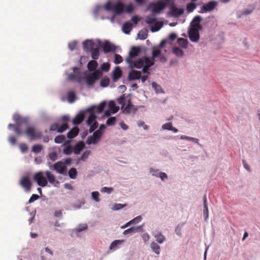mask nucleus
I'll return each mask as SVG.
<instances>
[{"label": "nucleus", "mask_w": 260, "mask_h": 260, "mask_svg": "<svg viewBox=\"0 0 260 260\" xmlns=\"http://www.w3.org/2000/svg\"><path fill=\"white\" fill-rule=\"evenodd\" d=\"M113 6L110 1H108L106 4L105 5L104 8L105 9L108 11H113Z\"/></svg>", "instance_id": "51"}, {"label": "nucleus", "mask_w": 260, "mask_h": 260, "mask_svg": "<svg viewBox=\"0 0 260 260\" xmlns=\"http://www.w3.org/2000/svg\"><path fill=\"white\" fill-rule=\"evenodd\" d=\"M122 75V71L119 67H115V69L113 72V79L114 81H116L119 79Z\"/></svg>", "instance_id": "25"}, {"label": "nucleus", "mask_w": 260, "mask_h": 260, "mask_svg": "<svg viewBox=\"0 0 260 260\" xmlns=\"http://www.w3.org/2000/svg\"><path fill=\"white\" fill-rule=\"evenodd\" d=\"M125 61L129 64V67L133 68H136L137 69H140L144 66V58H141L136 61H133L130 58H126Z\"/></svg>", "instance_id": "8"}, {"label": "nucleus", "mask_w": 260, "mask_h": 260, "mask_svg": "<svg viewBox=\"0 0 260 260\" xmlns=\"http://www.w3.org/2000/svg\"><path fill=\"white\" fill-rule=\"evenodd\" d=\"M87 229V225L86 224H80L76 229L77 233H79L83 231L86 230Z\"/></svg>", "instance_id": "56"}, {"label": "nucleus", "mask_w": 260, "mask_h": 260, "mask_svg": "<svg viewBox=\"0 0 260 260\" xmlns=\"http://www.w3.org/2000/svg\"><path fill=\"white\" fill-rule=\"evenodd\" d=\"M141 72L136 70H132L129 72L128 79L129 81L139 79L141 78Z\"/></svg>", "instance_id": "20"}, {"label": "nucleus", "mask_w": 260, "mask_h": 260, "mask_svg": "<svg viewBox=\"0 0 260 260\" xmlns=\"http://www.w3.org/2000/svg\"><path fill=\"white\" fill-rule=\"evenodd\" d=\"M173 53L177 56L181 57L183 55V51L178 47H175L173 49Z\"/></svg>", "instance_id": "46"}, {"label": "nucleus", "mask_w": 260, "mask_h": 260, "mask_svg": "<svg viewBox=\"0 0 260 260\" xmlns=\"http://www.w3.org/2000/svg\"><path fill=\"white\" fill-rule=\"evenodd\" d=\"M77 172L75 168H71L69 171V177L71 179H75L77 177Z\"/></svg>", "instance_id": "43"}, {"label": "nucleus", "mask_w": 260, "mask_h": 260, "mask_svg": "<svg viewBox=\"0 0 260 260\" xmlns=\"http://www.w3.org/2000/svg\"><path fill=\"white\" fill-rule=\"evenodd\" d=\"M68 128V124L67 123L65 122L63 123L61 125L59 126V125L57 123H55L52 124L51 126L50 130L51 131H57L59 133H62L65 131Z\"/></svg>", "instance_id": "15"}, {"label": "nucleus", "mask_w": 260, "mask_h": 260, "mask_svg": "<svg viewBox=\"0 0 260 260\" xmlns=\"http://www.w3.org/2000/svg\"><path fill=\"white\" fill-rule=\"evenodd\" d=\"M156 19L155 18H152L150 16H147L146 17L145 22L148 24H155V27H152L151 28V31H156L158 30L162 26V23L160 22L156 21Z\"/></svg>", "instance_id": "9"}, {"label": "nucleus", "mask_w": 260, "mask_h": 260, "mask_svg": "<svg viewBox=\"0 0 260 260\" xmlns=\"http://www.w3.org/2000/svg\"><path fill=\"white\" fill-rule=\"evenodd\" d=\"M98 123L96 121H94L93 123H91L90 125V127L89 129V131L90 133L94 131L98 127Z\"/></svg>", "instance_id": "58"}, {"label": "nucleus", "mask_w": 260, "mask_h": 260, "mask_svg": "<svg viewBox=\"0 0 260 260\" xmlns=\"http://www.w3.org/2000/svg\"><path fill=\"white\" fill-rule=\"evenodd\" d=\"M65 139H65L64 136H63L62 135H60V136H56L55 138L54 141L56 143H62L64 142V141H65Z\"/></svg>", "instance_id": "52"}, {"label": "nucleus", "mask_w": 260, "mask_h": 260, "mask_svg": "<svg viewBox=\"0 0 260 260\" xmlns=\"http://www.w3.org/2000/svg\"><path fill=\"white\" fill-rule=\"evenodd\" d=\"M83 46L85 51L89 52L94 49L95 43L92 40H87L83 42Z\"/></svg>", "instance_id": "18"}, {"label": "nucleus", "mask_w": 260, "mask_h": 260, "mask_svg": "<svg viewBox=\"0 0 260 260\" xmlns=\"http://www.w3.org/2000/svg\"><path fill=\"white\" fill-rule=\"evenodd\" d=\"M79 132V128L77 127H74L68 133L67 137L69 139H73L78 135Z\"/></svg>", "instance_id": "26"}, {"label": "nucleus", "mask_w": 260, "mask_h": 260, "mask_svg": "<svg viewBox=\"0 0 260 260\" xmlns=\"http://www.w3.org/2000/svg\"><path fill=\"white\" fill-rule=\"evenodd\" d=\"M132 27V24L129 22H125L123 25V30L124 33L128 34L131 30Z\"/></svg>", "instance_id": "36"}, {"label": "nucleus", "mask_w": 260, "mask_h": 260, "mask_svg": "<svg viewBox=\"0 0 260 260\" xmlns=\"http://www.w3.org/2000/svg\"><path fill=\"white\" fill-rule=\"evenodd\" d=\"M194 2L190 3L187 5L186 9L188 12H192L196 8L197 5Z\"/></svg>", "instance_id": "48"}, {"label": "nucleus", "mask_w": 260, "mask_h": 260, "mask_svg": "<svg viewBox=\"0 0 260 260\" xmlns=\"http://www.w3.org/2000/svg\"><path fill=\"white\" fill-rule=\"evenodd\" d=\"M152 86L154 89V90L156 91V92L161 93L162 92V88L161 86L159 85H158L156 83L153 82L152 83Z\"/></svg>", "instance_id": "45"}, {"label": "nucleus", "mask_w": 260, "mask_h": 260, "mask_svg": "<svg viewBox=\"0 0 260 260\" xmlns=\"http://www.w3.org/2000/svg\"><path fill=\"white\" fill-rule=\"evenodd\" d=\"M116 121L115 117H111L109 118L106 122V124L108 125H113L115 124Z\"/></svg>", "instance_id": "53"}, {"label": "nucleus", "mask_w": 260, "mask_h": 260, "mask_svg": "<svg viewBox=\"0 0 260 260\" xmlns=\"http://www.w3.org/2000/svg\"><path fill=\"white\" fill-rule=\"evenodd\" d=\"M124 242V240H115L111 243L110 249L111 250L112 249H115L116 248H117L118 246L121 243H122Z\"/></svg>", "instance_id": "39"}, {"label": "nucleus", "mask_w": 260, "mask_h": 260, "mask_svg": "<svg viewBox=\"0 0 260 260\" xmlns=\"http://www.w3.org/2000/svg\"><path fill=\"white\" fill-rule=\"evenodd\" d=\"M202 21V18L200 16H196L194 17L192 22L191 27L192 28H197L199 29H201L202 26L200 24V22Z\"/></svg>", "instance_id": "22"}, {"label": "nucleus", "mask_w": 260, "mask_h": 260, "mask_svg": "<svg viewBox=\"0 0 260 260\" xmlns=\"http://www.w3.org/2000/svg\"><path fill=\"white\" fill-rule=\"evenodd\" d=\"M172 124L171 122L166 123L162 125V128L164 129L170 131L172 129Z\"/></svg>", "instance_id": "61"}, {"label": "nucleus", "mask_w": 260, "mask_h": 260, "mask_svg": "<svg viewBox=\"0 0 260 260\" xmlns=\"http://www.w3.org/2000/svg\"><path fill=\"white\" fill-rule=\"evenodd\" d=\"M110 68V64L108 62L104 63L101 65V69L102 71L108 72Z\"/></svg>", "instance_id": "55"}, {"label": "nucleus", "mask_w": 260, "mask_h": 260, "mask_svg": "<svg viewBox=\"0 0 260 260\" xmlns=\"http://www.w3.org/2000/svg\"><path fill=\"white\" fill-rule=\"evenodd\" d=\"M148 36V31L146 29H143L139 31L138 34V37L141 40L146 39Z\"/></svg>", "instance_id": "33"}, {"label": "nucleus", "mask_w": 260, "mask_h": 260, "mask_svg": "<svg viewBox=\"0 0 260 260\" xmlns=\"http://www.w3.org/2000/svg\"><path fill=\"white\" fill-rule=\"evenodd\" d=\"M50 169L52 170L56 171L57 173L60 174H64L67 172V167L65 164L62 161H59L53 165L50 166Z\"/></svg>", "instance_id": "4"}, {"label": "nucleus", "mask_w": 260, "mask_h": 260, "mask_svg": "<svg viewBox=\"0 0 260 260\" xmlns=\"http://www.w3.org/2000/svg\"><path fill=\"white\" fill-rule=\"evenodd\" d=\"M19 184L23 188H24L25 191H29L30 190L32 184L28 177L25 176L22 177L20 181Z\"/></svg>", "instance_id": "11"}, {"label": "nucleus", "mask_w": 260, "mask_h": 260, "mask_svg": "<svg viewBox=\"0 0 260 260\" xmlns=\"http://www.w3.org/2000/svg\"><path fill=\"white\" fill-rule=\"evenodd\" d=\"M125 96L124 95L120 96L117 100L118 103L122 106L121 109H123L125 106Z\"/></svg>", "instance_id": "47"}, {"label": "nucleus", "mask_w": 260, "mask_h": 260, "mask_svg": "<svg viewBox=\"0 0 260 260\" xmlns=\"http://www.w3.org/2000/svg\"><path fill=\"white\" fill-rule=\"evenodd\" d=\"M90 154V151H85L82 155L81 157V159L82 160H86L87 157H88V156Z\"/></svg>", "instance_id": "64"}, {"label": "nucleus", "mask_w": 260, "mask_h": 260, "mask_svg": "<svg viewBox=\"0 0 260 260\" xmlns=\"http://www.w3.org/2000/svg\"><path fill=\"white\" fill-rule=\"evenodd\" d=\"M144 66H146L148 67H150L153 66L154 63V59L152 57L151 58L149 57H144Z\"/></svg>", "instance_id": "35"}, {"label": "nucleus", "mask_w": 260, "mask_h": 260, "mask_svg": "<svg viewBox=\"0 0 260 260\" xmlns=\"http://www.w3.org/2000/svg\"><path fill=\"white\" fill-rule=\"evenodd\" d=\"M140 52V48L138 47H133L130 51L129 52V55L126 58H130V59H132V58L138 56L139 53Z\"/></svg>", "instance_id": "24"}, {"label": "nucleus", "mask_w": 260, "mask_h": 260, "mask_svg": "<svg viewBox=\"0 0 260 260\" xmlns=\"http://www.w3.org/2000/svg\"><path fill=\"white\" fill-rule=\"evenodd\" d=\"M23 134L28 136L30 140L40 139L42 136V133L37 131L33 126L27 127L25 132L23 131L22 134Z\"/></svg>", "instance_id": "3"}, {"label": "nucleus", "mask_w": 260, "mask_h": 260, "mask_svg": "<svg viewBox=\"0 0 260 260\" xmlns=\"http://www.w3.org/2000/svg\"><path fill=\"white\" fill-rule=\"evenodd\" d=\"M98 66V62L95 60H90L87 64V68L90 71L95 70Z\"/></svg>", "instance_id": "34"}, {"label": "nucleus", "mask_w": 260, "mask_h": 260, "mask_svg": "<svg viewBox=\"0 0 260 260\" xmlns=\"http://www.w3.org/2000/svg\"><path fill=\"white\" fill-rule=\"evenodd\" d=\"M73 73L69 74L68 76V80L80 83L82 80V77L79 69L76 67H74L73 68Z\"/></svg>", "instance_id": "7"}, {"label": "nucleus", "mask_w": 260, "mask_h": 260, "mask_svg": "<svg viewBox=\"0 0 260 260\" xmlns=\"http://www.w3.org/2000/svg\"><path fill=\"white\" fill-rule=\"evenodd\" d=\"M180 139H181V140H188V141H192V142H194L196 144H199V140L198 139L194 138L193 137H188V136H184V135H182L180 137Z\"/></svg>", "instance_id": "40"}, {"label": "nucleus", "mask_w": 260, "mask_h": 260, "mask_svg": "<svg viewBox=\"0 0 260 260\" xmlns=\"http://www.w3.org/2000/svg\"><path fill=\"white\" fill-rule=\"evenodd\" d=\"M39 198V196L36 194H33L28 200L29 203H31L38 200Z\"/></svg>", "instance_id": "63"}, {"label": "nucleus", "mask_w": 260, "mask_h": 260, "mask_svg": "<svg viewBox=\"0 0 260 260\" xmlns=\"http://www.w3.org/2000/svg\"><path fill=\"white\" fill-rule=\"evenodd\" d=\"M150 247L154 252H155L157 254H159L160 253V247L158 244L156 243L153 242L150 244Z\"/></svg>", "instance_id": "32"}, {"label": "nucleus", "mask_w": 260, "mask_h": 260, "mask_svg": "<svg viewBox=\"0 0 260 260\" xmlns=\"http://www.w3.org/2000/svg\"><path fill=\"white\" fill-rule=\"evenodd\" d=\"M77 45V42L76 41H74L69 43L68 47L70 50L73 51L76 48Z\"/></svg>", "instance_id": "57"}, {"label": "nucleus", "mask_w": 260, "mask_h": 260, "mask_svg": "<svg viewBox=\"0 0 260 260\" xmlns=\"http://www.w3.org/2000/svg\"><path fill=\"white\" fill-rule=\"evenodd\" d=\"M84 146V144L82 142L77 143L74 147H73V152L76 154L80 153L83 149Z\"/></svg>", "instance_id": "28"}, {"label": "nucleus", "mask_w": 260, "mask_h": 260, "mask_svg": "<svg viewBox=\"0 0 260 260\" xmlns=\"http://www.w3.org/2000/svg\"><path fill=\"white\" fill-rule=\"evenodd\" d=\"M109 109L112 112V113H115L118 111L119 108L118 106H116L115 102L113 101H110L109 103Z\"/></svg>", "instance_id": "29"}, {"label": "nucleus", "mask_w": 260, "mask_h": 260, "mask_svg": "<svg viewBox=\"0 0 260 260\" xmlns=\"http://www.w3.org/2000/svg\"><path fill=\"white\" fill-rule=\"evenodd\" d=\"M137 108H135V106L133 105L132 102L130 100L128 101L127 104L125 107H124L123 110V112L125 114H129L131 112H133L134 113L136 112L137 110Z\"/></svg>", "instance_id": "19"}, {"label": "nucleus", "mask_w": 260, "mask_h": 260, "mask_svg": "<svg viewBox=\"0 0 260 260\" xmlns=\"http://www.w3.org/2000/svg\"><path fill=\"white\" fill-rule=\"evenodd\" d=\"M43 149V146L41 145H35L32 147V151L36 153H39Z\"/></svg>", "instance_id": "44"}, {"label": "nucleus", "mask_w": 260, "mask_h": 260, "mask_svg": "<svg viewBox=\"0 0 260 260\" xmlns=\"http://www.w3.org/2000/svg\"><path fill=\"white\" fill-rule=\"evenodd\" d=\"M91 57L95 60L98 59L99 57V48H94L91 51Z\"/></svg>", "instance_id": "42"}, {"label": "nucleus", "mask_w": 260, "mask_h": 260, "mask_svg": "<svg viewBox=\"0 0 260 260\" xmlns=\"http://www.w3.org/2000/svg\"><path fill=\"white\" fill-rule=\"evenodd\" d=\"M154 237L156 241L160 244L163 243L166 239L165 237L161 233H158L155 235Z\"/></svg>", "instance_id": "38"}, {"label": "nucleus", "mask_w": 260, "mask_h": 260, "mask_svg": "<svg viewBox=\"0 0 260 260\" xmlns=\"http://www.w3.org/2000/svg\"><path fill=\"white\" fill-rule=\"evenodd\" d=\"M171 7V13L172 15L175 17H178L181 15L183 13L182 9H179L175 7L174 2L172 0V3L169 5Z\"/></svg>", "instance_id": "17"}, {"label": "nucleus", "mask_w": 260, "mask_h": 260, "mask_svg": "<svg viewBox=\"0 0 260 260\" xmlns=\"http://www.w3.org/2000/svg\"><path fill=\"white\" fill-rule=\"evenodd\" d=\"M103 48L104 52L106 53L111 51H114L116 49L115 46L112 45L109 42H106L103 44Z\"/></svg>", "instance_id": "23"}, {"label": "nucleus", "mask_w": 260, "mask_h": 260, "mask_svg": "<svg viewBox=\"0 0 260 260\" xmlns=\"http://www.w3.org/2000/svg\"><path fill=\"white\" fill-rule=\"evenodd\" d=\"M110 80L109 79H103L101 81V86L102 87H106L109 84Z\"/></svg>", "instance_id": "59"}, {"label": "nucleus", "mask_w": 260, "mask_h": 260, "mask_svg": "<svg viewBox=\"0 0 260 260\" xmlns=\"http://www.w3.org/2000/svg\"><path fill=\"white\" fill-rule=\"evenodd\" d=\"M124 10V5L121 2H118L113 6L114 12L116 14L122 13Z\"/></svg>", "instance_id": "21"}, {"label": "nucleus", "mask_w": 260, "mask_h": 260, "mask_svg": "<svg viewBox=\"0 0 260 260\" xmlns=\"http://www.w3.org/2000/svg\"><path fill=\"white\" fill-rule=\"evenodd\" d=\"M34 179L36 181L38 184L42 187L47 186L48 184L47 180L44 176L43 172H39L36 173L34 177Z\"/></svg>", "instance_id": "5"}, {"label": "nucleus", "mask_w": 260, "mask_h": 260, "mask_svg": "<svg viewBox=\"0 0 260 260\" xmlns=\"http://www.w3.org/2000/svg\"><path fill=\"white\" fill-rule=\"evenodd\" d=\"M106 104V102L105 101H103L101 102L98 106H94L95 107L94 108V113H95V112L98 113H102L103 111Z\"/></svg>", "instance_id": "30"}, {"label": "nucleus", "mask_w": 260, "mask_h": 260, "mask_svg": "<svg viewBox=\"0 0 260 260\" xmlns=\"http://www.w3.org/2000/svg\"><path fill=\"white\" fill-rule=\"evenodd\" d=\"M217 3L215 1H211L208 4L203 5L201 9L200 12H206L213 10L217 6Z\"/></svg>", "instance_id": "14"}, {"label": "nucleus", "mask_w": 260, "mask_h": 260, "mask_svg": "<svg viewBox=\"0 0 260 260\" xmlns=\"http://www.w3.org/2000/svg\"><path fill=\"white\" fill-rule=\"evenodd\" d=\"M84 119V115L80 113L77 115L73 119V123L74 124H79L81 123Z\"/></svg>", "instance_id": "27"}, {"label": "nucleus", "mask_w": 260, "mask_h": 260, "mask_svg": "<svg viewBox=\"0 0 260 260\" xmlns=\"http://www.w3.org/2000/svg\"><path fill=\"white\" fill-rule=\"evenodd\" d=\"M114 63L115 64H119L121 62H122L123 61V58L122 57H121V55H120L119 54H115L114 55Z\"/></svg>", "instance_id": "50"}, {"label": "nucleus", "mask_w": 260, "mask_h": 260, "mask_svg": "<svg viewBox=\"0 0 260 260\" xmlns=\"http://www.w3.org/2000/svg\"><path fill=\"white\" fill-rule=\"evenodd\" d=\"M203 213L204 215L205 216V219L206 220L209 215V212H208V209L207 206V198L206 195L204 197V210H203Z\"/></svg>", "instance_id": "31"}, {"label": "nucleus", "mask_w": 260, "mask_h": 260, "mask_svg": "<svg viewBox=\"0 0 260 260\" xmlns=\"http://www.w3.org/2000/svg\"><path fill=\"white\" fill-rule=\"evenodd\" d=\"M73 152V147L71 146H68L63 149V153L67 155H70Z\"/></svg>", "instance_id": "54"}, {"label": "nucleus", "mask_w": 260, "mask_h": 260, "mask_svg": "<svg viewBox=\"0 0 260 260\" xmlns=\"http://www.w3.org/2000/svg\"><path fill=\"white\" fill-rule=\"evenodd\" d=\"M13 118L16 124H9L8 125V128H10L11 127H13L16 134L18 136L22 135L23 131L20 129V126L23 123L26 122V119L21 118L19 115L17 114L13 115Z\"/></svg>", "instance_id": "2"}, {"label": "nucleus", "mask_w": 260, "mask_h": 260, "mask_svg": "<svg viewBox=\"0 0 260 260\" xmlns=\"http://www.w3.org/2000/svg\"><path fill=\"white\" fill-rule=\"evenodd\" d=\"M45 174L50 184L53 185L55 186H56L58 184H59V181L56 180L55 176L50 171H47L45 172Z\"/></svg>", "instance_id": "16"}, {"label": "nucleus", "mask_w": 260, "mask_h": 260, "mask_svg": "<svg viewBox=\"0 0 260 260\" xmlns=\"http://www.w3.org/2000/svg\"><path fill=\"white\" fill-rule=\"evenodd\" d=\"M160 54H161V51H160V49L157 48H155V47L153 48L152 57L153 59H155V58H156L157 57H158L159 56H160Z\"/></svg>", "instance_id": "41"}, {"label": "nucleus", "mask_w": 260, "mask_h": 260, "mask_svg": "<svg viewBox=\"0 0 260 260\" xmlns=\"http://www.w3.org/2000/svg\"><path fill=\"white\" fill-rule=\"evenodd\" d=\"M102 75V73L96 70L93 73L90 74L86 78V83L88 85H93L96 80H98Z\"/></svg>", "instance_id": "6"}, {"label": "nucleus", "mask_w": 260, "mask_h": 260, "mask_svg": "<svg viewBox=\"0 0 260 260\" xmlns=\"http://www.w3.org/2000/svg\"><path fill=\"white\" fill-rule=\"evenodd\" d=\"M177 42L179 46L183 48H186L187 47L188 42L187 41L183 38H179L177 40Z\"/></svg>", "instance_id": "37"}, {"label": "nucleus", "mask_w": 260, "mask_h": 260, "mask_svg": "<svg viewBox=\"0 0 260 260\" xmlns=\"http://www.w3.org/2000/svg\"><path fill=\"white\" fill-rule=\"evenodd\" d=\"M68 100L70 103L74 102L76 98L75 93L74 91H70L68 94Z\"/></svg>", "instance_id": "49"}, {"label": "nucleus", "mask_w": 260, "mask_h": 260, "mask_svg": "<svg viewBox=\"0 0 260 260\" xmlns=\"http://www.w3.org/2000/svg\"><path fill=\"white\" fill-rule=\"evenodd\" d=\"M113 190V188L112 187H104L102 188L101 192L110 193Z\"/></svg>", "instance_id": "62"}, {"label": "nucleus", "mask_w": 260, "mask_h": 260, "mask_svg": "<svg viewBox=\"0 0 260 260\" xmlns=\"http://www.w3.org/2000/svg\"><path fill=\"white\" fill-rule=\"evenodd\" d=\"M92 198L93 200H94L96 202H99L100 199L99 197L100 196V193L98 191H93L91 193Z\"/></svg>", "instance_id": "60"}, {"label": "nucleus", "mask_w": 260, "mask_h": 260, "mask_svg": "<svg viewBox=\"0 0 260 260\" xmlns=\"http://www.w3.org/2000/svg\"><path fill=\"white\" fill-rule=\"evenodd\" d=\"M171 3L172 0H159L156 3H150L149 7L152 9L153 14L159 13Z\"/></svg>", "instance_id": "1"}, {"label": "nucleus", "mask_w": 260, "mask_h": 260, "mask_svg": "<svg viewBox=\"0 0 260 260\" xmlns=\"http://www.w3.org/2000/svg\"><path fill=\"white\" fill-rule=\"evenodd\" d=\"M188 36L191 41L193 42H198L200 38L199 29L191 27L189 31Z\"/></svg>", "instance_id": "12"}, {"label": "nucleus", "mask_w": 260, "mask_h": 260, "mask_svg": "<svg viewBox=\"0 0 260 260\" xmlns=\"http://www.w3.org/2000/svg\"><path fill=\"white\" fill-rule=\"evenodd\" d=\"M95 106H92L87 109V112L89 113V116L87 120V124L90 125L95 121L96 116L94 113Z\"/></svg>", "instance_id": "13"}, {"label": "nucleus", "mask_w": 260, "mask_h": 260, "mask_svg": "<svg viewBox=\"0 0 260 260\" xmlns=\"http://www.w3.org/2000/svg\"><path fill=\"white\" fill-rule=\"evenodd\" d=\"M102 135V132H100V131H95L93 135L88 138L87 143L90 144H96L101 140Z\"/></svg>", "instance_id": "10"}]
</instances>
